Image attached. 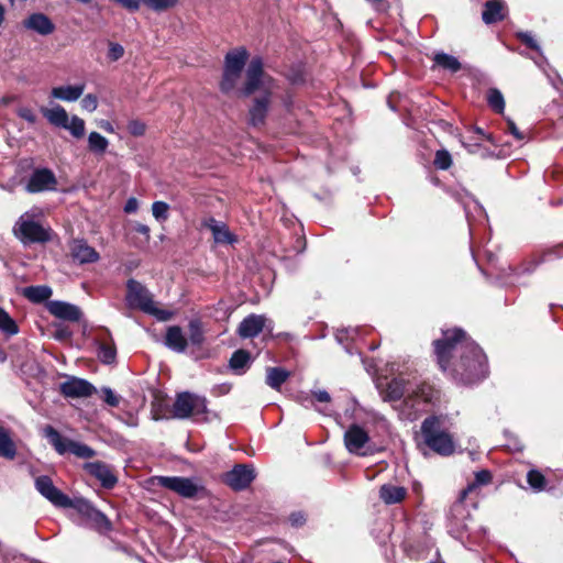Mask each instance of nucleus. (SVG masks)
<instances>
[{
    "mask_svg": "<svg viewBox=\"0 0 563 563\" xmlns=\"http://www.w3.org/2000/svg\"><path fill=\"white\" fill-rule=\"evenodd\" d=\"M433 344L440 368L449 372L456 384L473 386L488 376L486 354L463 329L443 330L442 338Z\"/></svg>",
    "mask_w": 563,
    "mask_h": 563,
    "instance_id": "obj_1",
    "label": "nucleus"
},
{
    "mask_svg": "<svg viewBox=\"0 0 563 563\" xmlns=\"http://www.w3.org/2000/svg\"><path fill=\"white\" fill-rule=\"evenodd\" d=\"M100 397L109 407L112 408L118 407L122 399L120 395H118L112 388L107 386L100 389Z\"/></svg>",
    "mask_w": 563,
    "mask_h": 563,
    "instance_id": "obj_48",
    "label": "nucleus"
},
{
    "mask_svg": "<svg viewBox=\"0 0 563 563\" xmlns=\"http://www.w3.org/2000/svg\"><path fill=\"white\" fill-rule=\"evenodd\" d=\"M98 358L101 363L110 365L117 360V347L112 339L109 342L98 343Z\"/></svg>",
    "mask_w": 563,
    "mask_h": 563,
    "instance_id": "obj_35",
    "label": "nucleus"
},
{
    "mask_svg": "<svg viewBox=\"0 0 563 563\" xmlns=\"http://www.w3.org/2000/svg\"><path fill=\"white\" fill-rule=\"evenodd\" d=\"M311 393L319 402H329L331 400L330 394L324 389L312 390Z\"/></svg>",
    "mask_w": 563,
    "mask_h": 563,
    "instance_id": "obj_62",
    "label": "nucleus"
},
{
    "mask_svg": "<svg viewBox=\"0 0 563 563\" xmlns=\"http://www.w3.org/2000/svg\"><path fill=\"white\" fill-rule=\"evenodd\" d=\"M16 456V445L8 431L2 428V457L13 460Z\"/></svg>",
    "mask_w": 563,
    "mask_h": 563,
    "instance_id": "obj_42",
    "label": "nucleus"
},
{
    "mask_svg": "<svg viewBox=\"0 0 563 563\" xmlns=\"http://www.w3.org/2000/svg\"><path fill=\"white\" fill-rule=\"evenodd\" d=\"M448 531L456 540L463 544L465 540L471 543L477 542V534L485 533V529L481 526L474 527V519L471 510L464 503V498L460 497L450 508L448 516Z\"/></svg>",
    "mask_w": 563,
    "mask_h": 563,
    "instance_id": "obj_2",
    "label": "nucleus"
},
{
    "mask_svg": "<svg viewBox=\"0 0 563 563\" xmlns=\"http://www.w3.org/2000/svg\"><path fill=\"white\" fill-rule=\"evenodd\" d=\"M406 393H409L408 384L404 377H395L388 384L384 393V400L396 401L401 399Z\"/></svg>",
    "mask_w": 563,
    "mask_h": 563,
    "instance_id": "obj_28",
    "label": "nucleus"
},
{
    "mask_svg": "<svg viewBox=\"0 0 563 563\" xmlns=\"http://www.w3.org/2000/svg\"><path fill=\"white\" fill-rule=\"evenodd\" d=\"M22 294L29 301L33 303H42L52 297L53 290L47 285H36L24 287Z\"/></svg>",
    "mask_w": 563,
    "mask_h": 563,
    "instance_id": "obj_29",
    "label": "nucleus"
},
{
    "mask_svg": "<svg viewBox=\"0 0 563 563\" xmlns=\"http://www.w3.org/2000/svg\"><path fill=\"white\" fill-rule=\"evenodd\" d=\"M544 262V256H540V257H533L525 263H522L518 268H517V274L518 275H522V274H532L537 267Z\"/></svg>",
    "mask_w": 563,
    "mask_h": 563,
    "instance_id": "obj_49",
    "label": "nucleus"
},
{
    "mask_svg": "<svg viewBox=\"0 0 563 563\" xmlns=\"http://www.w3.org/2000/svg\"><path fill=\"white\" fill-rule=\"evenodd\" d=\"M109 141L99 132H90L88 135V148L96 155H103L108 148Z\"/></svg>",
    "mask_w": 563,
    "mask_h": 563,
    "instance_id": "obj_37",
    "label": "nucleus"
},
{
    "mask_svg": "<svg viewBox=\"0 0 563 563\" xmlns=\"http://www.w3.org/2000/svg\"><path fill=\"white\" fill-rule=\"evenodd\" d=\"M85 87V84L54 87L51 90V97L62 101L74 102L81 97Z\"/></svg>",
    "mask_w": 563,
    "mask_h": 563,
    "instance_id": "obj_26",
    "label": "nucleus"
},
{
    "mask_svg": "<svg viewBox=\"0 0 563 563\" xmlns=\"http://www.w3.org/2000/svg\"><path fill=\"white\" fill-rule=\"evenodd\" d=\"M539 68L544 73V75L549 79L550 84L558 91H563V79L561 78L559 73L550 66L549 63H548V65H543V67H539Z\"/></svg>",
    "mask_w": 563,
    "mask_h": 563,
    "instance_id": "obj_46",
    "label": "nucleus"
},
{
    "mask_svg": "<svg viewBox=\"0 0 563 563\" xmlns=\"http://www.w3.org/2000/svg\"><path fill=\"white\" fill-rule=\"evenodd\" d=\"M254 479L255 470L250 464H236L222 476L223 483L236 492L247 488Z\"/></svg>",
    "mask_w": 563,
    "mask_h": 563,
    "instance_id": "obj_10",
    "label": "nucleus"
},
{
    "mask_svg": "<svg viewBox=\"0 0 563 563\" xmlns=\"http://www.w3.org/2000/svg\"><path fill=\"white\" fill-rule=\"evenodd\" d=\"M44 437L60 455L71 453L80 459H91L96 455V451L91 446L63 437L52 426H46L44 428Z\"/></svg>",
    "mask_w": 563,
    "mask_h": 563,
    "instance_id": "obj_7",
    "label": "nucleus"
},
{
    "mask_svg": "<svg viewBox=\"0 0 563 563\" xmlns=\"http://www.w3.org/2000/svg\"><path fill=\"white\" fill-rule=\"evenodd\" d=\"M35 489L47 499L53 506L58 508L74 507V501L57 488L52 478L47 475H40L34 481Z\"/></svg>",
    "mask_w": 563,
    "mask_h": 563,
    "instance_id": "obj_9",
    "label": "nucleus"
},
{
    "mask_svg": "<svg viewBox=\"0 0 563 563\" xmlns=\"http://www.w3.org/2000/svg\"><path fill=\"white\" fill-rule=\"evenodd\" d=\"M22 26L42 36H47L55 31V24L53 21L42 12H35L30 14L22 21Z\"/></svg>",
    "mask_w": 563,
    "mask_h": 563,
    "instance_id": "obj_18",
    "label": "nucleus"
},
{
    "mask_svg": "<svg viewBox=\"0 0 563 563\" xmlns=\"http://www.w3.org/2000/svg\"><path fill=\"white\" fill-rule=\"evenodd\" d=\"M169 206L164 201H154L152 205L153 217L157 221H165L168 218Z\"/></svg>",
    "mask_w": 563,
    "mask_h": 563,
    "instance_id": "obj_50",
    "label": "nucleus"
},
{
    "mask_svg": "<svg viewBox=\"0 0 563 563\" xmlns=\"http://www.w3.org/2000/svg\"><path fill=\"white\" fill-rule=\"evenodd\" d=\"M2 561L4 563H29L27 558H25L24 555L9 553H2Z\"/></svg>",
    "mask_w": 563,
    "mask_h": 563,
    "instance_id": "obj_57",
    "label": "nucleus"
},
{
    "mask_svg": "<svg viewBox=\"0 0 563 563\" xmlns=\"http://www.w3.org/2000/svg\"><path fill=\"white\" fill-rule=\"evenodd\" d=\"M264 64L261 57H253L246 68V79L243 87L238 90L240 97L246 98L261 89L264 76Z\"/></svg>",
    "mask_w": 563,
    "mask_h": 563,
    "instance_id": "obj_12",
    "label": "nucleus"
},
{
    "mask_svg": "<svg viewBox=\"0 0 563 563\" xmlns=\"http://www.w3.org/2000/svg\"><path fill=\"white\" fill-rule=\"evenodd\" d=\"M70 336H71V331L67 327H64V325H58L54 333V338L59 341L69 339Z\"/></svg>",
    "mask_w": 563,
    "mask_h": 563,
    "instance_id": "obj_58",
    "label": "nucleus"
},
{
    "mask_svg": "<svg viewBox=\"0 0 563 563\" xmlns=\"http://www.w3.org/2000/svg\"><path fill=\"white\" fill-rule=\"evenodd\" d=\"M13 233L24 245L45 244L51 242L54 232L49 227L42 225L30 213H23L13 227Z\"/></svg>",
    "mask_w": 563,
    "mask_h": 563,
    "instance_id": "obj_4",
    "label": "nucleus"
},
{
    "mask_svg": "<svg viewBox=\"0 0 563 563\" xmlns=\"http://www.w3.org/2000/svg\"><path fill=\"white\" fill-rule=\"evenodd\" d=\"M249 58L245 47H238L228 52L224 56V69L242 73Z\"/></svg>",
    "mask_w": 563,
    "mask_h": 563,
    "instance_id": "obj_25",
    "label": "nucleus"
},
{
    "mask_svg": "<svg viewBox=\"0 0 563 563\" xmlns=\"http://www.w3.org/2000/svg\"><path fill=\"white\" fill-rule=\"evenodd\" d=\"M289 376L290 373L283 367H267L265 382L271 388L279 390Z\"/></svg>",
    "mask_w": 563,
    "mask_h": 563,
    "instance_id": "obj_32",
    "label": "nucleus"
},
{
    "mask_svg": "<svg viewBox=\"0 0 563 563\" xmlns=\"http://www.w3.org/2000/svg\"><path fill=\"white\" fill-rule=\"evenodd\" d=\"M196 394L183 391L177 394L173 405V415L177 419H187L192 416Z\"/></svg>",
    "mask_w": 563,
    "mask_h": 563,
    "instance_id": "obj_23",
    "label": "nucleus"
},
{
    "mask_svg": "<svg viewBox=\"0 0 563 563\" xmlns=\"http://www.w3.org/2000/svg\"><path fill=\"white\" fill-rule=\"evenodd\" d=\"M242 73L223 68L222 79L220 81V90L224 95H230L235 90Z\"/></svg>",
    "mask_w": 563,
    "mask_h": 563,
    "instance_id": "obj_36",
    "label": "nucleus"
},
{
    "mask_svg": "<svg viewBox=\"0 0 563 563\" xmlns=\"http://www.w3.org/2000/svg\"><path fill=\"white\" fill-rule=\"evenodd\" d=\"M80 106L84 110L88 112H93L97 110L98 107V98L96 95L88 93L86 95L80 102Z\"/></svg>",
    "mask_w": 563,
    "mask_h": 563,
    "instance_id": "obj_54",
    "label": "nucleus"
},
{
    "mask_svg": "<svg viewBox=\"0 0 563 563\" xmlns=\"http://www.w3.org/2000/svg\"><path fill=\"white\" fill-rule=\"evenodd\" d=\"M20 331L15 320L2 309V335L12 336Z\"/></svg>",
    "mask_w": 563,
    "mask_h": 563,
    "instance_id": "obj_45",
    "label": "nucleus"
},
{
    "mask_svg": "<svg viewBox=\"0 0 563 563\" xmlns=\"http://www.w3.org/2000/svg\"><path fill=\"white\" fill-rule=\"evenodd\" d=\"M46 309L52 316L65 321L78 322L82 317L78 306L63 300L47 301Z\"/></svg>",
    "mask_w": 563,
    "mask_h": 563,
    "instance_id": "obj_17",
    "label": "nucleus"
},
{
    "mask_svg": "<svg viewBox=\"0 0 563 563\" xmlns=\"http://www.w3.org/2000/svg\"><path fill=\"white\" fill-rule=\"evenodd\" d=\"M124 212L126 213H134L137 211L139 209V201L136 198L134 197H131L126 200L125 202V206H124Z\"/></svg>",
    "mask_w": 563,
    "mask_h": 563,
    "instance_id": "obj_61",
    "label": "nucleus"
},
{
    "mask_svg": "<svg viewBox=\"0 0 563 563\" xmlns=\"http://www.w3.org/2000/svg\"><path fill=\"white\" fill-rule=\"evenodd\" d=\"M343 440L347 452L351 454L368 456L374 452L368 432L356 423L347 428L344 432Z\"/></svg>",
    "mask_w": 563,
    "mask_h": 563,
    "instance_id": "obj_8",
    "label": "nucleus"
},
{
    "mask_svg": "<svg viewBox=\"0 0 563 563\" xmlns=\"http://www.w3.org/2000/svg\"><path fill=\"white\" fill-rule=\"evenodd\" d=\"M164 344L167 349L176 353H184L187 349V339L179 325H170L166 330Z\"/></svg>",
    "mask_w": 563,
    "mask_h": 563,
    "instance_id": "obj_24",
    "label": "nucleus"
},
{
    "mask_svg": "<svg viewBox=\"0 0 563 563\" xmlns=\"http://www.w3.org/2000/svg\"><path fill=\"white\" fill-rule=\"evenodd\" d=\"M43 117L54 126L57 128H67L68 122V113L60 104H55L53 108H43L42 109Z\"/></svg>",
    "mask_w": 563,
    "mask_h": 563,
    "instance_id": "obj_30",
    "label": "nucleus"
},
{
    "mask_svg": "<svg viewBox=\"0 0 563 563\" xmlns=\"http://www.w3.org/2000/svg\"><path fill=\"white\" fill-rule=\"evenodd\" d=\"M126 305L132 309H140L141 311L155 316L159 320H167L170 313L155 307L153 296L148 289L140 282L131 278L126 282Z\"/></svg>",
    "mask_w": 563,
    "mask_h": 563,
    "instance_id": "obj_5",
    "label": "nucleus"
},
{
    "mask_svg": "<svg viewBox=\"0 0 563 563\" xmlns=\"http://www.w3.org/2000/svg\"><path fill=\"white\" fill-rule=\"evenodd\" d=\"M154 483L163 488L176 493L183 498L192 499L199 495L205 496L206 487L197 477L156 476Z\"/></svg>",
    "mask_w": 563,
    "mask_h": 563,
    "instance_id": "obj_6",
    "label": "nucleus"
},
{
    "mask_svg": "<svg viewBox=\"0 0 563 563\" xmlns=\"http://www.w3.org/2000/svg\"><path fill=\"white\" fill-rule=\"evenodd\" d=\"M82 468L86 473L98 479L103 488L111 489L118 483V477L110 465L102 461L86 462Z\"/></svg>",
    "mask_w": 563,
    "mask_h": 563,
    "instance_id": "obj_15",
    "label": "nucleus"
},
{
    "mask_svg": "<svg viewBox=\"0 0 563 563\" xmlns=\"http://www.w3.org/2000/svg\"><path fill=\"white\" fill-rule=\"evenodd\" d=\"M178 0H141V4H144L147 9L154 12H164L168 9L176 7Z\"/></svg>",
    "mask_w": 563,
    "mask_h": 563,
    "instance_id": "obj_40",
    "label": "nucleus"
},
{
    "mask_svg": "<svg viewBox=\"0 0 563 563\" xmlns=\"http://www.w3.org/2000/svg\"><path fill=\"white\" fill-rule=\"evenodd\" d=\"M124 55V48L121 44L119 43H109V49H108V58L111 60V62H117L119 60L120 58H122Z\"/></svg>",
    "mask_w": 563,
    "mask_h": 563,
    "instance_id": "obj_52",
    "label": "nucleus"
},
{
    "mask_svg": "<svg viewBox=\"0 0 563 563\" xmlns=\"http://www.w3.org/2000/svg\"><path fill=\"white\" fill-rule=\"evenodd\" d=\"M433 62L435 66L452 74L457 73L462 68L460 60L455 56L444 52L435 53L433 56Z\"/></svg>",
    "mask_w": 563,
    "mask_h": 563,
    "instance_id": "obj_34",
    "label": "nucleus"
},
{
    "mask_svg": "<svg viewBox=\"0 0 563 563\" xmlns=\"http://www.w3.org/2000/svg\"><path fill=\"white\" fill-rule=\"evenodd\" d=\"M407 495V490L402 486L393 484H384L379 488V498L386 505H394L402 501Z\"/></svg>",
    "mask_w": 563,
    "mask_h": 563,
    "instance_id": "obj_27",
    "label": "nucleus"
},
{
    "mask_svg": "<svg viewBox=\"0 0 563 563\" xmlns=\"http://www.w3.org/2000/svg\"><path fill=\"white\" fill-rule=\"evenodd\" d=\"M64 129L69 131L74 137L81 139L85 135V121L77 115H73L68 119L67 128Z\"/></svg>",
    "mask_w": 563,
    "mask_h": 563,
    "instance_id": "obj_41",
    "label": "nucleus"
},
{
    "mask_svg": "<svg viewBox=\"0 0 563 563\" xmlns=\"http://www.w3.org/2000/svg\"><path fill=\"white\" fill-rule=\"evenodd\" d=\"M145 124L140 120H132L128 123V131L133 136H142L145 133Z\"/></svg>",
    "mask_w": 563,
    "mask_h": 563,
    "instance_id": "obj_55",
    "label": "nucleus"
},
{
    "mask_svg": "<svg viewBox=\"0 0 563 563\" xmlns=\"http://www.w3.org/2000/svg\"><path fill=\"white\" fill-rule=\"evenodd\" d=\"M517 38H519L526 46L536 51L539 54L538 59H533L534 64L538 67H543V65H548V59L543 55L542 48L539 45L538 41L534 38L533 34L529 31H520L516 34Z\"/></svg>",
    "mask_w": 563,
    "mask_h": 563,
    "instance_id": "obj_31",
    "label": "nucleus"
},
{
    "mask_svg": "<svg viewBox=\"0 0 563 563\" xmlns=\"http://www.w3.org/2000/svg\"><path fill=\"white\" fill-rule=\"evenodd\" d=\"M271 91L265 90L261 96L255 97L249 109L247 124L258 128L265 124L271 106Z\"/></svg>",
    "mask_w": 563,
    "mask_h": 563,
    "instance_id": "obj_14",
    "label": "nucleus"
},
{
    "mask_svg": "<svg viewBox=\"0 0 563 563\" xmlns=\"http://www.w3.org/2000/svg\"><path fill=\"white\" fill-rule=\"evenodd\" d=\"M59 390L68 398H84L91 396L96 388L87 379L71 376L60 384Z\"/></svg>",
    "mask_w": 563,
    "mask_h": 563,
    "instance_id": "obj_16",
    "label": "nucleus"
},
{
    "mask_svg": "<svg viewBox=\"0 0 563 563\" xmlns=\"http://www.w3.org/2000/svg\"><path fill=\"white\" fill-rule=\"evenodd\" d=\"M203 227L211 231L213 241L217 244L232 245L238 241L236 236L229 230V227L224 222L218 221L214 218L206 219L203 221Z\"/></svg>",
    "mask_w": 563,
    "mask_h": 563,
    "instance_id": "obj_20",
    "label": "nucleus"
},
{
    "mask_svg": "<svg viewBox=\"0 0 563 563\" xmlns=\"http://www.w3.org/2000/svg\"><path fill=\"white\" fill-rule=\"evenodd\" d=\"M188 328L190 343L192 345H201L205 340L201 322L199 320H191Z\"/></svg>",
    "mask_w": 563,
    "mask_h": 563,
    "instance_id": "obj_43",
    "label": "nucleus"
},
{
    "mask_svg": "<svg viewBox=\"0 0 563 563\" xmlns=\"http://www.w3.org/2000/svg\"><path fill=\"white\" fill-rule=\"evenodd\" d=\"M251 364V355L246 350H236L230 357L229 366L235 374H243Z\"/></svg>",
    "mask_w": 563,
    "mask_h": 563,
    "instance_id": "obj_33",
    "label": "nucleus"
},
{
    "mask_svg": "<svg viewBox=\"0 0 563 563\" xmlns=\"http://www.w3.org/2000/svg\"><path fill=\"white\" fill-rule=\"evenodd\" d=\"M527 482L531 488H533L534 490H538V492L543 490L547 485L544 475L537 470H530L528 472Z\"/></svg>",
    "mask_w": 563,
    "mask_h": 563,
    "instance_id": "obj_44",
    "label": "nucleus"
},
{
    "mask_svg": "<svg viewBox=\"0 0 563 563\" xmlns=\"http://www.w3.org/2000/svg\"><path fill=\"white\" fill-rule=\"evenodd\" d=\"M507 124H508V131L515 136L516 140H518V141L525 140V134L517 128L516 123L512 120L508 119Z\"/></svg>",
    "mask_w": 563,
    "mask_h": 563,
    "instance_id": "obj_60",
    "label": "nucleus"
},
{
    "mask_svg": "<svg viewBox=\"0 0 563 563\" xmlns=\"http://www.w3.org/2000/svg\"><path fill=\"white\" fill-rule=\"evenodd\" d=\"M508 15V7L504 0H487L483 4L482 20L490 25L504 21Z\"/></svg>",
    "mask_w": 563,
    "mask_h": 563,
    "instance_id": "obj_19",
    "label": "nucleus"
},
{
    "mask_svg": "<svg viewBox=\"0 0 563 563\" xmlns=\"http://www.w3.org/2000/svg\"><path fill=\"white\" fill-rule=\"evenodd\" d=\"M79 514L90 520L95 528L99 531H110L112 528L111 521L100 510L93 507V505L86 499H78L74 501V507Z\"/></svg>",
    "mask_w": 563,
    "mask_h": 563,
    "instance_id": "obj_13",
    "label": "nucleus"
},
{
    "mask_svg": "<svg viewBox=\"0 0 563 563\" xmlns=\"http://www.w3.org/2000/svg\"><path fill=\"white\" fill-rule=\"evenodd\" d=\"M19 114L21 118H23L24 120H26L27 122L30 123H34L35 122V114L33 113V111L29 108H23L19 111Z\"/></svg>",
    "mask_w": 563,
    "mask_h": 563,
    "instance_id": "obj_63",
    "label": "nucleus"
},
{
    "mask_svg": "<svg viewBox=\"0 0 563 563\" xmlns=\"http://www.w3.org/2000/svg\"><path fill=\"white\" fill-rule=\"evenodd\" d=\"M71 256L79 264L95 263L99 260V253L85 240H75L71 245Z\"/></svg>",
    "mask_w": 563,
    "mask_h": 563,
    "instance_id": "obj_22",
    "label": "nucleus"
},
{
    "mask_svg": "<svg viewBox=\"0 0 563 563\" xmlns=\"http://www.w3.org/2000/svg\"><path fill=\"white\" fill-rule=\"evenodd\" d=\"M207 412L208 407L206 397L196 395L192 407V416H203Z\"/></svg>",
    "mask_w": 563,
    "mask_h": 563,
    "instance_id": "obj_51",
    "label": "nucleus"
},
{
    "mask_svg": "<svg viewBox=\"0 0 563 563\" xmlns=\"http://www.w3.org/2000/svg\"><path fill=\"white\" fill-rule=\"evenodd\" d=\"M134 231L144 235L146 241L150 240V228L146 224L143 223H136L134 227Z\"/></svg>",
    "mask_w": 563,
    "mask_h": 563,
    "instance_id": "obj_64",
    "label": "nucleus"
},
{
    "mask_svg": "<svg viewBox=\"0 0 563 563\" xmlns=\"http://www.w3.org/2000/svg\"><path fill=\"white\" fill-rule=\"evenodd\" d=\"M57 178L53 170L47 167L35 168L30 175L25 190L30 194L56 190Z\"/></svg>",
    "mask_w": 563,
    "mask_h": 563,
    "instance_id": "obj_11",
    "label": "nucleus"
},
{
    "mask_svg": "<svg viewBox=\"0 0 563 563\" xmlns=\"http://www.w3.org/2000/svg\"><path fill=\"white\" fill-rule=\"evenodd\" d=\"M288 520L292 527L300 528L306 523L307 518L305 512L294 511L289 515Z\"/></svg>",
    "mask_w": 563,
    "mask_h": 563,
    "instance_id": "obj_56",
    "label": "nucleus"
},
{
    "mask_svg": "<svg viewBox=\"0 0 563 563\" xmlns=\"http://www.w3.org/2000/svg\"><path fill=\"white\" fill-rule=\"evenodd\" d=\"M421 435L424 444L439 455L449 456L455 451L452 435L444 430L441 417H427L421 423Z\"/></svg>",
    "mask_w": 563,
    "mask_h": 563,
    "instance_id": "obj_3",
    "label": "nucleus"
},
{
    "mask_svg": "<svg viewBox=\"0 0 563 563\" xmlns=\"http://www.w3.org/2000/svg\"><path fill=\"white\" fill-rule=\"evenodd\" d=\"M265 325L264 316L250 314L242 320L239 325L238 333L243 339H252L258 335Z\"/></svg>",
    "mask_w": 563,
    "mask_h": 563,
    "instance_id": "obj_21",
    "label": "nucleus"
},
{
    "mask_svg": "<svg viewBox=\"0 0 563 563\" xmlns=\"http://www.w3.org/2000/svg\"><path fill=\"white\" fill-rule=\"evenodd\" d=\"M505 437L507 438V448L515 452H520L523 450V443L520 441V439L512 434L509 431H505Z\"/></svg>",
    "mask_w": 563,
    "mask_h": 563,
    "instance_id": "obj_53",
    "label": "nucleus"
},
{
    "mask_svg": "<svg viewBox=\"0 0 563 563\" xmlns=\"http://www.w3.org/2000/svg\"><path fill=\"white\" fill-rule=\"evenodd\" d=\"M490 481H492V474L489 471L482 470V471L476 472L474 482L468 484V486L464 490H462L460 497L465 499V497L468 493H471L472 490H474L475 488H477L479 486L489 484Z\"/></svg>",
    "mask_w": 563,
    "mask_h": 563,
    "instance_id": "obj_39",
    "label": "nucleus"
},
{
    "mask_svg": "<svg viewBox=\"0 0 563 563\" xmlns=\"http://www.w3.org/2000/svg\"><path fill=\"white\" fill-rule=\"evenodd\" d=\"M433 164L438 169H441V170L449 169L452 165V156H451L450 152L446 150L437 151Z\"/></svg>",
    "mask_w": 563,
    "mask_h": 563,
    "instance_id": "obj_47",
    "label": "nucleus"
},
{
    "mask_svg": "<svg viewBox=\"0 0 563 563\" xmlns=\"http://www.w3.org/2000/svg\"><path fill=\"white\" fill-rule=\"evenodd\" d=\"M487 103L490 107L492 110H494L496 113H504L505 111V99L501 93V91L497 88H489L487 90Z\"/></svg>",
    "mask_w": 563,
    "mask_h": 563,
    "instance_id": "obj_38",
    "label": "nucleus"
},
{
    "mask_svg": "<svg viewBox=\"0 0 563 563\" xmlns=\"http://www.w3.org/2000/svg\"><path fill=\"white\" fill-rule=\"evenodd\" d=\"M356 333V330L355 329H342V330H338V332L335 333V339L338 341V343L340 344H344V341L347 340V338L352 334H355Z\"/></svg>",
    "mask_w": 563,
    "mask_h": 563,
    "instance_id": "obj_59",
    "label": "nucleus"
}]
</instances>
